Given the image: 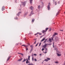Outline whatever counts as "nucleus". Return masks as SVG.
I'll list each match as a JSON object with an SVG mask.
<instances>
[{
  "mask_svg": "<svg viewBox=\"0 0 65 65\" xmlns=\"http://www.w3.org/2000/svg\"><path fill=\"white\" fill-rule=\"evenodd\" d=\"M48 29V28H45V30H43L42 31V33H45L46 32H47V30Z\"/></svg>",
  "mask_w": 65,
  "mask_h": 65,
  "instance_id": "1",
  "label": "nucleus"
},
{
  "mask_svg": "<svg viewBox=\"0 0 65 65\" xmlns=\"http://www.w3.org/2000/svg\"><path fill=\"white\" fill-rule=\"evenodd\" d=\"M47 59H46L44 60L45 61H46V62H47V61H48V60H51V59L50 58L46 57Z\"/></svg>",
  "mask_w": 65,
  "mask_h": 65,
  "instance_id": "2",
  "label": "nucleus"
},
{
  "mask_svg": "<svg viewBox=\"0 0 65 65\" xmlns=\"http://www.w3.org/2000/svg\"><path fill=\"white\" fill-rule=\"evenodd\" d=\"M51 45V44H45L43 46V47H44V48H46V45Z\"/></svg>",
  "mask_w": 65,
  "mask_h": 65,
  "instance_id": "3",
  "label": "nucleus"
},
{
  "mask_svg": "<svg viewBox=\"0 0 65 65\" xmlns=\"http://www.w3.org/2000/svg\"><path fill=\"white\" fill-rule=\"evenodd\" d=\"M22 3L23 5V6H25V4L26 3V2H22Z\"/></svg>",
  "mask_w": 65,
  "mask_h": 65,
  "instance_id": "4",
  "label": "nucleus"
},
{
  "mask_svg": "<svg viewBox=\"0 0 65 65\" xmlns=\"http://www.w3.org/2000/svg\"><path fill=\"white\" fill-rule=\"evenodd\" d=\"M58 35V33L56 32L54 34L53 36V37H54V36H55V35Z\"/></svg>",
  "mask_w": 65,
  "mask_h": 65,
  "instance_id": "5",
  "label": "nucleus"
},
{
  "mask_svg": "<svg viewBox=\"0 0 65 65\" xmlns=\"http://www.w3.org/2000/svg\"><path fill=\"white\" fill-rule=\"evenodd\" d=\"M5 9V7H4V6H3L2 9V11H3V10H4Z\"/></svg>",
  "mask_w": 65,
  "mask_h": 65,
  "instance_id": "6",
  "label": "nucleus"
},
{
  "mask_svg": "<svg viewBox=\"0 0 65 65\" xmlns=\"http://www.w3.org/2000/svg\"><path fill=\"white\" fill-rule=\"evenodd\" d=\"M30 8L31 10H32L33 9V7L32 6H31V7H30Z\"/></svg>",
  "mask_w": 65,
  "mask_h": 65,
  "instance_id": "7",
  "label": "nucleus"
},
{
  "mask_svg": "<svg viewBox=\"0 0 65 65\" xmlns=\"http://www.w3.org/2000/svg\"><path fill=\"white\" fill-rule=\"evenodd\" d=\"M29 1H30V4H32V1H33V0H29Z\"/></svg>",
  "mask_w": 65,
  "mask_h": 65,
  "instance_id": "8",
  "label": "nucleus"
},
{
  "mask_svg": "<svg viewBox=\"0 0 65 65\" xmlns=\"http://www.w3.org/2000/svg\"><path fill=\"white\" fill-rule=\"evenodd\" d=\"M11 57V56H9L7 58V61H9V59H10Z\"/></svg>",
  "mask_w": 65,
  "mask_h": 65,
  "instance_id": "9",
  "label": "nucleus"
},
{
  "mask_svg": "<svg viewBox=\"0 0 65 65\" xmlns=\"http://www.w3.org/2000/svg\"><path fill=\"white\" fill-rule=\"evenodd\" d=\"M26 64H28V63H29V61H28V59H27V61H26Z\"/></svg>",
  "mask_w": 65,
  "mask_h": 65,
  "instance_id": "10",
  "label": "nucleus"
},
{
  "mask_svg": "<svg viewBox=\"0 0 65 65\" xmlns=\"http://www.w3.org/2000/svg\"><path fill=\"white\" fill-rule=\"evenodd\" d=\"M21 12H20L17 14V15H19V14H20V13H21Z\"/></svg>",
  "mask_w": 65,
  "mask_h": 65,
  "instance_id": "11",
  "label": "nucleus"
},
{
  "mask_svg": "<svg viewBox=\"0 0 65 65\" xmlns=\"http://www.w3.org/2000/svg\"><path fill=\"white\" fill-rule=\"evenodd\" d=\"M27 65H34V64H33L32 63H31L28 64Z\"/></svg>",
  "mask_w": 65,
  "mask_h": 65,
  "instance_id": "12",
  "label": "nucleus"
},
{
  "mask_svg": "<svg viewBox=\"0 0 65 65\" xmlns=\"http://www.w3.org/2000/svg\"><path fill=\"white\" fill-rule=\"evenodd\" d=\"M57 56H61V54H60L58 53H57Z\"/></svg>",
  "mask_w": 65,
  "mask_h": 65,
  "instance_id": "13",
  "label": "nucleus"
},
{
  "mask_svg": "<svg viewBox=\"0 0 65 65\" xmlns=\"http://www.w3.org/2000/svg\"><path fill=\"white\" fill-rule=\"evenodd\" d=\"M22 60H23V58H21V59L18 60V61H21Z\"/></svg>",
  "mask_w": 65,
  "mask_h": 65,
  "instance_id": "14",
  "label": "nucleus"
},
{
  "mask_svg": "<svg viewBox=\"0 0 65 65\" xmlns=\"http://www.w3.org/2000/svg\"><path fill=\"white\" fill-rule=\"evenodd\" d=\"M45 38H43L42 40L41 41V42H42L43 41H44L45 40Z\"/></svg>",
  "mask_w": 65,
  "mask_h": 65,
  "instance_id": "15",
  "label": "nucleus"
},
{
  "mask_svg": "<svg viewBox=\"0 0 65 65\" xmlns=\"http://www.w3.org/2000/svg\"><path fill=\"white\" fill-rule=\"evenodd\" d=\"M34 21H35V19H33L32 20V23H33V22H34Z\"/></svg>",
  "mask_w": 65,
  "mask_h": 65,
  "instance_id": "16",
  "label": "nucleus"
},
{
  "mask_svg": "<svg viewBox=\"0 0 65 65\" xmlns=\"http://www.w3.org/2000/svg\"><path fill=\"white\" fill-rule=\"evenodd\" d=\"M47 8H48V10H50V6H48Z\"/></svg>",
  "mask_w": 65,
  "mask_h": 65,
  "instance_id": "17",
  "label": "nucleus"
},
{
  "mask_svg": "<svg viewBox=\"0 0 65 65\" xmlns=\"http://www.w3.org/2000/svg\"><path fill=\"white\" fill-rule=\"evenodd\" d=\"M34 14V13H32V12H31V13H30V16H31V14Z\"/></svg>",
  "mask_w": 65,
  "mask_h": 65,
  "instance_id": "18",
  "label": "nucleus"
},
{
  "mask_svg": "<svg viewBox=\"0 0 65 65\" xmlns=\"http://www.w3.org/2000/svg\"><path fill=\"white\" fill-rule=\"evenodd\" d=\"M38 9H39L40 8V5H39L38 6Z\"/></svg>",
  "mask_w": 65,
  "mask_h": 65,
  "instance_id": "19",
  "label": "nucleus"
},
{
  "mask_svg": "<svg viewBox=\"0 0 65 65\" xmlns=\"http://www.w3.org/2000/svg\"><path fill=\"white\" fill-rule=\"evenodd\" d=\"M25 61H26V59H24L23 61H22V62H24Z\"/></svg>",
  "mask_w": 65,
  "mask_h": 65,
  "instance_id": "20",
  "label": "nucleus"
},
{
  "mask_svg": "<svg viewBox=\"0 0 65 65\" xmlns=\"http://www.w3.org/2000/svg\"><path fill=\"white\" fill-rule=\"evenodd\" d=\"M30 56H29L28 57V59L29 60H30Z\"/></svg>",
  "mask_w": 65,
  "mask_h": 65,
  "instance_id": "21",
  "label": "nucleus"
},
{
  "mask_svg": "<svg viewBox=\"0 0 65 65\" xmlns=\"http://www.w3.org/2000/svg\"><path fill=\"white\" fill-rule=\"evenodd\" d=\"M49 41H50V43L52 41V39H49Z\"/></svg>",
  "mask_w": 65,
  "mask_h": 65,
  "instance_id": "22",
  "label": "nucleus"
},
{
  "mask_svg": "<svg viewBox=\"0 0 65 65\" xmlns=\"http://www.w3.org/2000/svg\"><path fill=\"white\" fill-rule=\"evenodd\" d=\"M18 54H20V55H22V56H23V54L22 53H18Z\"/></svg>",
  "mask_w": 65,
  "mask_h": 65,
  "instance_id": "23",
  "label": "nucleus"
},
{
  "mask_svg": "<svg viewBox=\"0 0 65 65\" xmlns=\"http://www.w3.org/2000/svg\"><path fill=\"white\" fill-rule=\"evenodd\" d=\"M38 34H39V33L37 32L36 34H35V35H37Z\"/></svg>",
  "mask_w": 65,
  "mask_h": 65,
  "instance_id": "24",
  "label": "nucleus"
},
{
  "mask_svg": "<svg viewBox=\"0 0 65 65\" xmlns=\"http://www.w3.org/2000/svg\"><path fill=\"white\" fill-rule=\"evenodd\" d=\"M32 61H34V57H32Z\"/></svg>",
  "mask_w": 65,
  "mask_h": 65,
  "instance_id": "25",
  "label": "nucleus"
},
{
  "mask_svg": "<svg viewBox=\"0 0 65 65\" xmlns=\"http://www.w3.org/2000/svg\"><path fill=\"white\" fill-rule=\"evenodd\" d=\"M26 51H28V48H27V47H26Z\"/></svg>",
  "mask_w": 65,
  "mask_h": 65,
  "instance_id": "26",
  "label": "nucleus"
},
{
  "mask_svg": "<svg viewBox=\"0 0 65 65\" xmlns=\"http://www.w3.org/2000/svg\"><path fill=\"white\" fill-rule=\"evenodd\" d=\"M56 40H58L59 39L58 38V37H57L56 38Z\"/></svg>",
  "mask_w": 65,
  "mask_h": 65,
  "instance_id": "27",
  "label": "nucleus"
},
{
  "mask_svg": "<svg viewBox=\"0 0 65 65\" xmlns=\"http://www.w3.org/2000/svg\"><path fill=\"white\" fill-rule=\"evenodd\" d=\"M55 63H56V64H57V63H59V62H58V61H56L55 62Z\"/></svg>",
  "mask_w": 65,
  "mask_h": 65,
  "instance_id": "28",
  "label": "nucleus"
},
{
  "mask_svg": "<svg viewBox=\"0 0 65 65\" xmlns=\"http://www.w3.org/2000/svg\"><path fill=\"white\" fill-rule=\"evenodd\" d=\"M55 5H57V2H55Z\"/></svg>",
  "mask_w": 65,
  "mask_h": 65,
  "instance_id": "29",
  "label": "nucleus"
},
{
  "mask_svg": "<svg viewBox=\"0 0 65 65\" xmlns=\"http://www.w3.org/2000/svg\"><path fill=\"white\" fill-rule=\"evenodd\" d=\"M34 60L35 61H36L37 60L36 58H35Z\"/></svg>",
  "mask_w": 65,
  "mask_h": 65,
  "instance_id": "30",
  "label": "nucleus"
},
{
  "mask_svg": "<svg viewBox=\"0 0 65 65\" xmlns=\"http://www.w3.org/2000/svg\"><path fill=\"white\" fill-rule=\"evenodd\" d=\"M44 49L43 48H42V51H44Z\"/></svg>",
  "mask_w": 65,
  "mask_h": 65,
  "instance_id": "31",
  "label": "nucleus"
},
{
  "mask_svg": "<svg viewBox=\"0 0 65 65\" xmlns=\"http://www.w3.org/2000/svg\"><path fill=\"white\" fill-rule=\"evenodd\" d=\"M50 5H51V4L50 3H48V6H50Z\"/></svg>",
  "mask_w": 65,
  "mask_h": 65,
  "instance_id": "32",
  "label": "nucleus"
},
{
  "mask_svg": "<svg viewBox=\"0 0 65 65\" xmlns=\"http://www.w3.org/2000/svg\"><path fill=\"white\" fill-rule=\"evenodd\" d=\"M22 46H26V45H22Z\"/></svg>",
  "mask_w": 65,
  "mask_h": 65,
  "instance_id": "33",
  "label": "nucleus"
},
{
  "mask_svg": "<svg viewBox=\"0 0 65 65\" xmlns=\"http://www.w3.org/2000/svg\"><path fill=\"white\" fill-rule=\"evenodd\" d=\"M41 43H40L39 44V46H40V45H41Z\"/></svg>",
  "mask_w": 65,
  "mask_h": 65,
  "instance_id": "34",
  "label": "nucleus"
},
{
  "mask_svg": "<svg viewBox=\"0 0 65 65\" xmlns=\"http://www.w3.org/2000/svg\"><path fill=\"white\" fill-rule=\"evenodd\" d=\"M38 43L36 44V46H37V45H38Z\"/></svg>",
  "mask_w": 65,
  "mask_h": 65,
  "instance_id": "35",
  "label": "nucleus"
},
{
  "mask_svg": "<svg viewBox=\"0 0 65 65\" xmlns=\"http://www.w3.org/2000/svg\"><path fill=\"white\" fill-rule=\"evenodd\" d=\"M32 50H33V49H31L30 50V51L31 52H32Z\"/></svg>",
  "mask_w": 65,
  "mask_h": 65,
  "instance_id": "36",
  "label": "nucleus"
},
{
  "mask_svg": "<svg viewBox=\"0 0 65 65\" xmlns=\"http://www.w3.org/2000/svg\"><path fill=\"white\" fill-rule=\"evenodd\" d=\"M44 52V53H45V54H46V53H47V52Z\"/></svg>",
  "mask_w": 65,
  "mask_h": 65,
  "instance_id": "37",
  "label": "nucleus"
},
{
  "mask_svg": "<svg viewBox=\"0 0 65 65\" xmlns=\"http://www.w3.org/2000/svg\"><path fill=\"white\" fill-rule=\"evenodd\" d=\"M58 13H57L56 14V15H57L58 14Z\"/></svg>",
  "mask_w": 65,
  "mask_h": 65,
  "instance_id": "38",
  "label": "nucleus"
},
{
  "mask_svg": "<svg viewBox=\"0 0 65 65\" xmlns=\"http://www.w3.org/2000/svg\"><path fill=\"white\" fill-rule=\"evenodd\" d=\"M34 56H37V55L36 54H34Z\"/></svg>",
  "mask_w": 65,
  "mask_h": 65,
  "instance_id": "39",
  "label": "nucleus"
},
{
  "mask_svg": "<svg viewBox=\"0 0 65 65\" xmlns=\"http://www.w3.org/2000/svg\"><path fill=\"white\" fill-rule=\"evenodd\" d=\"M52 39L53 41L54 40V39L53 38H52Z\"/></svg>",
  "mask_w": 65,
  "mask_h": 65,
  "instance_id": "40",
  "label": "nucleus"
},
{
  "mask_svg": "<svg viewBox=\"0 0 65 65\" xmlns=\"http://www.w3.org/2000/svg\"><path fill=\"white\" fill-rule=\"evenodd\" d=\"M45 50L46 51H47V48H45Z\"/></svg>",
  "mask_w": 65,
  "mask_h": 65,
  "instance_id": "41",
  "label": "nucleus"
},
{
  "mask_svg": "<svg viewBox=\"0 0 65 65\" xmlns=\"http://www.w3.org/2000/svg\"><path fill=\"white\" fill-rule=\"evenodd\" d=\"M41 55H42V54H39L40 56H41Z\"/></svg>",
  "mask_w": 65,
  "mask_h": 65,
  "instance_id": "42",
  "label": "nucleus"
},
{
  "mask_svg": "<svg viewBox=\"0 0 65 65\" xmlns=\"http://www.w3.org/2000/svg\"><path fill=\"white\" fill-rule=\"evenodd\" d=\"M51 28H50V30H49V31H51Z\"/></svg>",
  "mask_w": 65,
  "mask_h": 65,
  "instance_id": "43",
  "label": "nucleus"
},
{
  "mask_svg": "<svg viewBox=\"0 0 65 65\" xmlns=\"http://www.w3.org/2000/svg\"><path fill=\"white\" fill-rule=\"evenodd\" d=\"M36 41L35 42H34V43L35 44V43H36Z\"/></svg>",
  "mask_w": 65,
  "mask_h": 65,
  "instance_id": "44",
  "label": "nucleus"
},
{
  "mask_svg": "<svg viewBox=\"0 0 65 65\" xmlns=\"http://www.w3.org/2000/svg\"><path fill=\"white\" fill-rule=\"evenodd\" d=\"M54 43H53V47H54Z\"/></svg>",
  "mask_w": 65,
  "mask_h": 65,
  "instance_id": "45",
  "label": "nucleus"
},
{
  "mask_svg": "<svg viewBox=\"0 0 65 65\" xmlns=\"http://www.w3.org/2000/svg\"><path fill=\"white\" fill-rule=\"evenodd\" d=\"M39 35H41V34L40 33L39 34Z\"/></svg>",
  "mask_w": 65,
  "mask_h": 65,
  "instance_id": "46",
  "label": "nucleus"
},
{
  "mask_svg": "<svg viewBox=\"0 0 65 65\" xmlns=\"http://www.w3.org/2000/svg\"><path fill=\"white\" fill-rule=\"evenodd\" d=\"M60 31H63L62 30H60Z\"/></svg>",
  "mask_w": 65,
  "mask_h": 65,
  "instance_id": "47",
  "label": "nucleus"
},
{
  "mask_svg": "<svg viewBox=\"0 0 65 65\" xmlns=\"http://www.w3.org/2000/svg\"><path fill=\"white\" fill-rule=\"evenodd\" d=\"M46 42V41H45L44 42H44Z\"/></svg>",
  "mask_w": 65,
  "mask_h": 65,
  "instance_id": "48",
  "label": "nucleus"
},
{
  "mask_svg": "<svg viewBox=\"0 0 65 65\" xmlns=\"http://www.w3.org/2000/svg\"><path fill=\"white\" fill-rule=\"evenodd\" d=\"M47 40V39H46L45 40Z\"/></svg>",
  "mask_w": 65,
  "mask_h": 65,
  "instance_id": "49",
  "label": "nucleus"
},
{
  "mask_svg": "<svg viewBox=\"0 0 65 65\" xmlns=\"http://www.w3.org/2000/svg\"><path fill=\"white\" fill-rule=\"evenodd\" d=\"M30 47H31V46H32V45H30Z\"/></svg>",
  "mask_w": 65,
  "mask_h": 65,
  "instance_id": "50",
  "label": "nucleus"
},
{
  "mask_svg": "<svg viewBox=\"0 0 65 65\" xmlns=\"http://www.w3.org/2000/svg\"><path fill=\"white\" fill-rule=\"evenodd\" d=\"M15 19H16V18H15Z\"/></svg>",
  "mask_w": 65,
  "mask_h": 65,
  "instance_id": "51",
  "label": "nucleus"
},
{
  "mask_svg": "<svg viewBox=\"0 0 65 65\" xmlns=\"http://www.w3.org/2000/svg\"><path fill=\"white\" fill-rule=\"evenodd\" d=\"M16 19H17V20H18V19H17V18Z\"/></svg>",
  "mask_w": 65,
  "mask_h": 65,
  "instance_id": "52",
  "label": "nucleus"
},
{
  "mask_svg": "<svg viewBox=\"0 0 65 65\" xmlns=\"http://www.w3.org/2000/svg\"><path fill=\"white\" fill-rule=\"evenodd\" d=\"M64 13H65V12H64Z\"/></svg>",
  "mask_w": 65,
  "mask_h": 65,
  "instance_id": "53",
  "label": "nucleus"
}]
</instances>
